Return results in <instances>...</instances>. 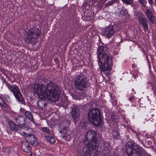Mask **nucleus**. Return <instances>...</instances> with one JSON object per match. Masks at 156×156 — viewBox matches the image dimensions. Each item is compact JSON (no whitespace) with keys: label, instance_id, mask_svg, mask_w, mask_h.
<instances>
[{"label":"nucleus","instance_id":"nucleus-28","mask_svg":"<svg viewBox=\"0 0 156 156\" xmlns=\"http://www.w3.org/2000/svg\"><path fill=\"white\" fill-rule=\"evenodd\" d=\"M60 102L62 105L64 107L66 106L68 104V102L66 101H64V100Z\"/></svg>","mask_w":156,"mask_h":156},{"label":"nucleus","instance_id":"nucleus-45","mask_svg":"<svg viewBox=\"0 0 156 156\" xmlns=\"http://www.w3.org/2000/svg\"><path fill=\"white\" fill-rule=\"evenodd\" d=\"M134 66V64H132V66H133H133Z\"/></svg>","mask_w":156,"mask_h":156},{"label":"nucleus","instance_id":"nucleus-18","mask_svg":"<svg viewBox=\"0 0 156 156\" xmlns=\"http://www.w3.org/2000/svg\"><path fill=\"white\" fill-rule=\"evenodd\" d=\"M21 110L27 119H28L31 122H33L34 120L33 115L31 112L27 111L24 109H21Z\"/></svg>","mask_w":156,"mask_h":156},{"label":"nucleus","instance_id":"nucleus-24","mask_svg":"<svg viewBox=\"0 0 156 156\" xmlns=\"http://www.w3.org/2000/svg\"><path fill=\"white\" fill-rule=\"evenodd\" d=\"M0 105L1 108L3 109L4 110H5V109H7V105L5 103V102H3V104H0Z\"/></svg>","mask_w":156,"mask_h":156},{"label":"nucleus","instance_id":"nucleus-42","mask_svg":"<svg viewBox=\"0 0 156 156\" xmlns=\"http://www.w3.org/2000/svg\"><path fill=\"white\" fill-rule=\"evenodd\" d=\"M154 2H155V4L156 6V0H154Z\"/></svg>","mask_w":156,"mask_h":156},{"label":"nucleus","instance_id":"nucleus-35","mask_svg":"<svg viewBox=\"0 0 156 156\" xmlns=\"http://www.w3.org/2000/svg\"><path fill=\"white\" fill-rule=\"evenodd\" d=\"M34 156H41L39 154H38L36 153H34Z\"/></svg>","mask_w":156,"mask_h":156},{"label":"nucleus","instance_id":"nucleus-12","mask_svg":"<svg viewBox=\"0 0 156 156\" xmlns=\"http://www.w3.org/2000/svg\"><path fill=\"white\" fill-rule=\"evenodd\" d=\"M137 139L139 140V144L137 145V156H151L147 154L145 151L140 147V146L143 145V144L139 138L137 137Z\"/></svg>","mask_w":156,"mask_h":156},{"label":"nucleus","instance_id":"nucleus-26","mask_svg":"<svg viewBox=\"0 0 156 156\" xmlns=\"http://www.w3.org/2000/svg\"><path fill=\"white\" fill-rule=\"evenodd\" d=\"M140 3L141 4L142 7H144V8L146 7V4L147 2L146 0H144L143 1H141Z\"/></svg>","mask_w":156,"mask_h":156},{"label":"nucleus","instance_id":"nucleus-21","mask_svg":"<svg viewBox=\"0 0 156 156\" xmlns=\"http://www.w3.org/2000/svg\"><path fill=\"white\" fill-rule=\"evenodd\" d=\"M69 125V122L66 120H64L62 122V124H60V127L62 129H68Z\"/></svg>","mask_w":156,"mask_h":156},{"label":"nucleus","instance_id":"nucleus-14","mask_svg":"<svg viewBox=\"0 0 156 156\" xmlns=\"http://www.w3.org/2000/svg\"><path fill=\"white\" fill-rule=\"evenodd\" d=\"M8 124L10 127V128L13 130L15 131H18L19 130H21L22 129H24L25 127L23 126V127L22 126H19L17 125L15 123L13 122V121L10 120L8 122Z\"/></svg>","mask_w":156,"mask_h":156},{"label":"nucleus","instance_id":"nucleus-25","mask_svg":"<svg viewBox=\"0 0 156 156\" xmlns=\"http://www.w3.org/2000/svg\"><path fill=\"white\" fill-rule=\"evenodd\" d=\"M116 1L115 0H112L110 2L106 3L105 5L106 6H109L112 5Z\"/></svg>","mask_w":156,"mask_h":156},{"label":"nucleus","instance_id":"nucleus-29","mask_svg":"<svg viewBox=\"0 0 156 156\" xmlns=\"http://www.w3.org/2000/svg\"><path fill=\"white\" fill-rule=\"evenodd\" d=\"M137 16H138V19L140 18H144V14L141 12H139Z\"/></svg>","mask_w":156,"mask_h":156},{"label":"nucleus","instance_id":"nucleus-8","mask_svg":"<svg viewBox=\"0 0 156 156\" xmlns=\"http://www.w3.org/2000/svg\"><path fill=\"white\" fill-rule=\"evenodd\" d=\"M118 32L116 27L113 25H110L104 29L102 33L105 37L110 38Z\"/></svg>","mask_w":156,"mask_h":156},{"label":"nucleus","instance_id":"nucleus-37","mask_svg":"<svg viewBox=\"0 0 156 156\" xmlns=\"http://www.w3.org/2000/svg\"><path fill=\"white\" fill-rule=\"evenodd\" d=\"M137 74H138V75H139V76H140L141 75V73L140 72H139L137 71Z\"/></svg>","mask_w":156,"mask_h":156},{"label":"nucleus","instance_id":"nucleus-2","mask_svg":"<svg viewBox=\"0 0 156 156\" xmlns=\"http://www.w3.org/2000/svg\"><path fill=\"white\" fill-rule=\"evenodd\" d=\"M84 145L79 151L81 156H98L99 143L97 141V133L93 130H88L84 140Z\"/></svg>","mask_w":156,"mask_h":156},{"label":"nucleus","instance_id":"nucleus-16","mask_svg":"<svg viewBox=\"0 0 156 156\" xmlns=\"http://www.w3.org/2000/svg\"><path fill=\"white\" fill-rule=\"evenodd\" d=\"M138 21L139 24L144 30L148 29V20L147 19L145 18H140L138 19Z\"/></svg>","mask_w":156,"mask_h":156},{"label":"nucleus","instance_id":"nucleus-38","mask_svg":"<svg viewBox=\"0 0 156 156\" xmlns=\"http://www.w3.org/2000/svg\"><path fill=\"white\" fill-rule=\"evenodd\" d=\"M87 125V124L86 123H84L83 125V126L85 127Z\"/></svg>","mask_w":156,"mask_h":156},{"label":"nucleus","instance_id":"nucleus-41","mask_svg":"<svg viewBox=\"0 0 156 156\" xmlns=\"http://www.w3.org/2000/svg\"><path fill=\"white\" fill-rule=\"evenodd\" d=\"M144 0H138V2H141V1H143Z\"/></svg>","mask_w":156,"mask_h":156},{"label":"nucleus","instance_id":"nucleus-44","mask_svg":"<svg viewBox=\"0 0 156 156\" xmlns=\"http://www.w3.org/2000/svg\"><path fill=\"white\" fill-rule=\"evenodd\" d=\"M134 78H136V76H135V75H134Z\"/></svg>","mask_w":156,"mask_h":156},{"label":"nucleus","instance_id":"nucleus-13","mask_svg":"<svg viewBox=\"0 0 156 156\" xmlns=\"http://www.w3.org/2000/svg\"><path fill=\"white\" fill-rule=\"evenodd\" d=\"M59 132L62 133L61 136L63 138L67 140H69L71 139L72 132L69 130L63 129L60 130Z\"/></svg>","mask_w":156,"mask_h":156},{"label":"nucleus","instance_id":"nucleus-9","mask_svg":"<svg viewBox=\"0 0 156 156\" xmlns=\"http://www.w3.org/2000/svg\"><path fill=\"white\" fill-rule=\"evenodd\" d=\"M126 152L129 156H136V147L134 144L129 142L125 145Z\"/></svg>","mask_w":156,"mask_h":156},{"label":"nucleus","instance_id":"nucleus-27","mask_svg":"<svg viewBox=\"0 0 156 156\" xmlns=\"http://www.w3.org/2000/svg\"><path fill=\"white\" fill-rule=\"evenodd\" d=\"M123 2L127 4H131L133 2V0H122Z\"/></svg>","mask_w":156,"mask_h":156},{"label":"nucleus","instance_id":"nucleus-46","mask_svg":"<svg viewBox=\"0 0 156 156\" xmlns=\"http://www.w3.org/2000/svg\"><path fill=\"white\" fill-rule=\"evenodd\" d=\"M112 103H113V101H112Z\"/></svg>","mask_w":156,"mask_h":156},{"label":"nucleus","instance_id":"nucleus-31","mask_svg":"<svg viewBox=\"0 0 156 156\" xmlns=\"http://www.w3.org/2000/svg\"><path fill=\"white\" fill-rule=\"evenodd\" d=\"M148 2L150 5L151 7H152L154 4V2L153 0H148Z\"/></svg>","mask_w":156,"mask_h":156},{"label":"nucleus","instance_id":"nucleus-11","mask_svg":"<svg viewBox=\"0 0 156 156\" xmlns=\"http://www.w3.org/2000/svg\"><path fill=\"white\" fill-rule=\"evenodd\" d=\"M71 114L72 119L73 122L76 123L79 120L80 111L77 107L74 106L72 108Z\"/></svg>","mask_w":156,"mask_h":156},{"label":"nucleus","instance_id":"nucleus-15","mask_svg":"<svg viewBox=\"0 0 156 156\" xmlns=\"http://www.w3.org/2000/svg\"><path fill=\"white\" fill-rule=\"evenodd\" d=\"M21 147L23 151L26 153L29 152L31 150V148L27 141H23L22 142Z\"/></svg>","mask_w":156,"mask_h":156},{"label":"nucleus","instance_id":"nucleus-36","mask_svg":"<svg viewBox=\"0 0 156 156\" xmlns=\"http://www.w3.org/2000/svg\"><path fill=\"white\" fill-rule=\"evenodd\" d=\"M133 98H134L133 97H131V98H129V100L130 101H131L132 100H133Z\"/></svg>","mask_w":156,"mask_h":156},{"label":"nucleus","instance_id":"nucleus-1","mask_svg":"<svg viewBox=\"0 0 156 156\" xmlns=\"http://www.w3.org/2000/svg\"><path fill=\"white\" fill-rule=\"evenodd\" d=\"M34 90L40 98H45V100L49 102L58 101L60 95L59 86L52 81L48 82L46 87L44 84L35 83Z\"/></svg>","mask_w":156,"mask_h":156},{"label":"nucleus","instance_id":"nucleus-32","mask_svg":"<svg viewBox=\"0 0 156 156\" xmlns=\"http://www.w3.org/2000/svg\"><path fill=\"white\" fill-rule=\"evenodd\" d=\"M111 117L112 118V120L113 122L114 121V122H115L117 121L116 120H115L116 119V120L117 119V118H116V116H112Z\"/></svg>","mask_w":156,"mask_h":156},{"label":"nucleus","instance_id":"nucleus-19","mask_svg":"<svg viewBox=\"0 0 156 156\" xmlns=\"http://www.w3.org/2000/svg\"><path fill=\"white\" fill-rule=\"evenodd\" d=\"M43 99L37 101V105L38 107L41 108H43L46 105L47 103H51V102L56 101H51L49 102L45 100V98H42Z\"/></svg>","mask_w":156,"mask_h":156},{"label":"nucleus","instance_id":"nucleus-20","mask_svg":"<svg viewBox=\"0 0 156 156\" xmlns=\"http://www.w3.org/2000/svg\"><path fill=\"white\" fill-rule=\"evenodd\" d=\"M146 14L149 20L151 22L153 23L154 20V17L153 16V14L152 12L149 9H147L146 12Z\"/></svg>","mask_w":156,"mask_h":156},{"label":"nucleus","instance_id":"nucleus-3","mask_svg":"<svg viewBox=\"0 0 156 156\" xmlns=\"http://www.w3.org/2000/svg\"><path fill=\"white\" fill-rule=\"evenodd\" d=\"M98 62L101 71L105 72L110 70L112 64L111 55L105 46H101L98 49Z\"/></svg>","mask_w":156,"mask_h":156},{"label":"nucleus","instance_id":"nucleus-4","mask_svg":"<svg viewBox=\"0 0 156 156\" xmlns=\"http://www.w3.org/2000/svg\"><path fill=\"white\" fill-rule=\"evenodd\" d=\"M89 80L83 73H79L75 76L74 85L77 90L80 91H85L89 86Z\"/></svg>","mask_w":156,"mask_h":156},{"label":"nucleus","instance_id":"nucleus-10","mask_svg":"<svg viewBox=\"0 0 156 156\" xmlns=\"http://www.w3.org/2000/svg\"><path fill=\"white\" fill-rule=\"evenodd\" d=\"M23 135L26 137V141L30 142L32 145H36L37 144V140L33 134H27L26 132L23 133Z\"/></svg>","mask_w":156,"mask_h":156},{"label":"nucleus","instance_id":"nucleus-40","mask_svg":"<svg viewBox=\"0 0 156 156\" xmlns=\"http://www.w3.org/2000/svg\"><path fill=\"white\" fill-rule=\"evenodd\" d=\"M101 1L103 3H104L106 0H101Z\"/></svg>","mask_w":156,"mask_h":156},{"label":"nucleus","instance_id":"nucleus-34","mask_svg":"<svg viewBox=\"0 0 156 156\" xmlns=\"http://www.w3.org/2000/svg\"><path fill=\"white\" fill-rule=\"evenodd\" d=\"M113 156H119V154L118 153L115 152L113 153Z\"/></svg>","mask_w":156,"mask_h":156},{"label":"nucleus","instance_id":"nucleus-6","mask_svg":"<svg viewBox=\"0 0 156 156\" xmlns=\"http://www.w3.org/2000/svg\"><path fill=\"white\" fill-rule=\"evenodd\" d=\"M4 83L5 84L8 89L13 94L17 101L20 102L22 104L25 105V102L18 86L15 84L10 85L5 81Z\"/></svg>","mask_w":156,"mask_h":156},{"label":"nucleus","instance_id":"nucleus-39","mask_svg":"<svg viewBox=\"0 0 156 156\" xmlns=\"http://www.w3.org/2000/svg\"><path fill=\"white\" fill-rule=\"evenodd\" d=\"M101 1L103 3H104L106 0H101Z\"/></svg>","mask_w":156,"mask_h":156},{"label":"nucleus","instance_id":"nucleus-22","mask_svg":"<svg viewBox=\"0 0 156 156\" xmlns=\"http://www.w3.org/2000/svg\"><path fill=\"white\" fill-rule=\"evenodd\" d=\"M45 139L49 141L51 144H54L55 143V139L53 136L50 135L48 136H45Z\"/></svg>","mask_w":156,"mask_h":156},{"label":"nucleus","instance_id":"nucleus-17","mask_svg":"<svg viewBox=\"0 0 156 156\" xmlns=\"http://www.w3.org/2000/svg\"><path fill=\"white\" fill-rule=\"evenodd\" d=\"M17 123L19 124V126H24V129H26V127L25 126V119L22 116H20L16 118H15L14 119Z\"/></svg>","mask_w":156,"mask_h":156},{"label":"nucleus","instance_id":"nucleus-33","mask_svg":"<svg viewBox=\"0 0 156 156\" xmlns=\"http://www.w3.org/2000/svg\"><path fill=\"white\" fill-rule=\"evenodd\" d=\"M4 102H5V101L4 99L0 97V104H3Z\"/></svg>","mask_w":156,"mask_h":156},{"label":"nucleus","instance_id":"nucleus-43","mask_svg":"<svg viewBox=\"0 0 156 156\" xmlns=\"http://www.w3.org/2000/svg\"><path fill=\"white\" fill-rule=\"evenodd\" d=\"M32 155H33L32 154V153H31L30 154V156H32Z\"/></svg>","mask_w":156,"mask_h":156},{"label":"nucleus","instance_id":"nucleus-23","mask_svg":"<svg viewBox=\"0 0 156 156\" xmlns=\"http://www.w3.org/2000/svg\"><path fill=\"white\" fill-rule=\"evenodd\" d=\"M40 130L45 133L47 134H50L51 132L50 130L47 127H43L40 128Z\"/></svg>","mask_w":156,"mask_h":156},{"label":"nucleus","instance_id":"nucleus-30","mask_svg":"<svg viewBox=\"0 0 156 156\" xmlns=\"http://www.w3.org/2000/svg\"><path fill=\"white\" fill-rule=\"evenodd\" d=\"M5 98L8 102L10 101V97L8 95H5Z\"/></svg>","mask_w":156,"mask_h":156},{"label":"nucleus","instance_id":"nucleus-5","mask_svg":"<svg viewBox=\"0 0 156 156\" xmlns=\"http://www.w3.org/2000/svg\"><path fill=\"white\" fill-rule=\"evenodd\" d=\"M89 120L95 126H101L102 120L99 110L98 108L91 109L88 113Z\"/></svg>","mask_w":156,"mask_h":156},{"label":"nucleus","instance_id":"nucleus-7","mask_svg":"<svg viewBox=\"0 0 156 156\" xmlns=\"http://www.w3.org/2000/svg\"><path fill=\"white\" fill-rule=\"evenodd\" d=\"M40 34L41 31L38 28H32L29 30L27 33V37H25V40L28 43H36L37 42V38H39Z\"/></svg>","mask_w":156,"mask_h":156}]
</instances>
